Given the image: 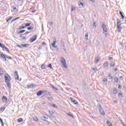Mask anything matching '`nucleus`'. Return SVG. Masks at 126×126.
<instances>
[{"label": "nucleus", "instance_id": "obj_24", "mask_svg": "<svg viewBox=\"0 0 126 126\" xmlns=\"http://www.w3.org/2000/svg\"><path fill=\"white\" fill-rule=\"evenodd\" d=\"M100 112V114L101 116H104L105 115V112L104 111V109H102V110L101 111H99Z\"/></svg>", "mask_w": 126, "mask_h": 126}, {"label": "nucleus", "instance_id": "obj_30", "mask_svg": "<svg viewBox=\"0 0 126 126\" xmlns=\"http://www.w3.org/2000/svg\"><path fill=\"white\" fill-rule=\"evenodd\" d=\"M26 30H22L18 32V34H22V33H24V32H26Z\"/></svg>", "mask_w": 126, "mask_h": 126}, {"label": "nucleus", "instance_id": "obj_7", "mask_svg": "<svg viewBox=\"0 0 126 126\" xmlns=\"http://www.w3.org/2000/svg\"><path fill=\"white\" fill-rule=\"evenodd\" d=\"M15 78L17 79V80H19V76L18 75V73L17 71H15L14 72Z\"/></svg>", "mask_w": 126, "mask_h": 126}, {"label": "nucleus", "instance_id": "obj_28", "mask_svg": "<svg viewBox=\"0 0 126 126\" xmlns=\"http://www.w3.org/2000/svg\"><path fill=\"white\" fill-rule=\"evenodd\" d=\"M17 121L18 123H22V122H23V119L22 118H20L18 119Z\"/></svg>", "mask_w": 126, "mask_h": 126}, {"label": "nucleus", "instance_id": "obj_35", "mask_svg": "<svg viewBox=\"0 0 126 126\" xmlns=\"http://www.w3.org/2000/svg\"><path fill=\"white\" fill-rule=\"evenodd\" d=\"M6 59H8V60H12V58L11 57H9L7 55H6Z\"/></svg>", "mask_w": 126, "mask_h": 126}, {"label": "nucleus", "instance_id": "obj_17", "mask_svg": "<svg viewBox=\"0 0 126 126\" xmlns=\"http://www.w3.org/2000/svg\"><path fill=\"white\" fill-rule=\"evenodd\" d=\"M42 91H38L37 94H36V95L37 96H38V97H40V96H41L42 95Z\"/></svg>", "mask_w": 126, "mask_h": 126}, {"label": "nucleus", "instance_id": "obj_63", "mask_svg": "<svg viewBox=\"0 0 126 126\" xmlns=\"http://www.w3.org/2000/svg\"><path fill=\"white\" fill-rule=\"evenodd\" d=\"M121 25H122V24H119L118 25H117V26H118V27H120Z\"/></svg>", "mask_w": 126, "mask_h": 126}, {"label": "nucleus", "instance_id": "obj_22", "mask_svg": "<svg viewBox=\"0 0 126 126\" xmlns=\"http://www.w3.org/2000/svg\"><path fill=\"white\" fill-rule=\"evenodd\" d=\"M106 124L109 126H113V125H112V123L109 121H107L106 122Z\"/></svg>", "mask_w": 126, "mask_h": 126}, {"label": "nucleus", "instance_id": "obj_46", "mask_svg": "<svg viewBox=\"0 0 126 126\" xmlns=\"http://www.w3.org/2000/svg\"><path fill=\"white\" fill-rule=\"evenodd\" d=\"M53 22H50V23H49V26H50L51 27H52L53 26Z\"/></svg>", "mask_w": 126, "mask_h": 126}, {"label": "nucleus", "instance_id": "obj_51", "mask_svg": "<svg viewBox=\"0 0 126 126\" xmlns=\"http://www.w3.org/2000/svg\"><path fill=\"white\" fill-rule=\"evenodd\" d=\"M119 97H122L123 96V94H122V93H120L119 94V95H118Z\"/></svg>", "mask_w": 126, "mask_h": 126}, {"label": "nucleus", "instance_id": "obj_64", "mask_svg": "<svg viewBox=\"0 0 126 126\" xmlns=\"http://www.w3.org/2000/svg\"><path fill=\"white\" fill-rule=\"evenodd\" d=\"M107 79L103 80V82H106Z\"/></svg>", "mask_w": 126, "mask_h": 126}, {"label": "nucleus", "instance_id": "obj_37", "mask_svg": "<svg viewBox=\"0 0 126 126\" xmlns=\"http://www.w3.org/2000/svg\"><path fill=\"white\" fill-rule=\"evenodd\" d=\"M4 111V107L0 108V113Z\"/></svg>", "mask_w": 126, "mask_h": 126}, {"label": "nucleus", "instance_id": "obj_58", "mask_svg": "<svg viewBox=\"0 0 126 126\" xmlns=\"http://www.w3.org/2000/svg\"><path fill=\"white\" fill-rule=\"evenodd\" d=\"M47 99H48V100H50V99H53V97H48Z\"/></svg>", "mask_w": 126, "mask_h": 126}, {"label": "nucleus", "instance_id": "obj_19", "mask_svg": "<svg viewBox=\"0 0 126 126\" xmlns=\"http://www.w3.org/2000/svg\"><path fill=\"white\" fill-rule=\"evenodd\" d=\"M117 29H118V32L120 33L122 31V28L121 27L117 26Z\"/></svg>", "mask_w": 126, "mask_h": 126}, {"label": "nucleus", "instance_id": "obj_4", "mask_svg": "<svg viewBox=\"0 0 126 126\" xmlns=\"http://www.w3.org/2000/svg\"><path fill=\"white\" fill-rule=\"evenodd\" d=\"M54 41H53V43H52V47L53 48H58V46L56 45V44H57V38L56 37H54Z\"/></svg>", "mask_w": 126, "mask_h": 126}, {"label": "nucleus", "instance_id": "obj_18", "mask_svg": "<svg viewBox=\"0 0 126 126\" xmlns=\"http://www.w3.org/2000/svg\"><path fill=\"white\" fill-rule=\"evenodd\" d=\"M29 46V44L28 43L21 44V46L23 47V48H26V47H28Z\"/></svg>", "mask_w": 126, "mask_h": 126}, {"label": "nucleus", "instance_id": "obj_52", "mask_svg": "<svg viewBox=\"0 0 126 126\" xmlns=\"http://www.w3.org/2000/svg\"><path fill=\"white\" fill-rule=\"evenodd\" d=\"M4 44H3L2 43L0 42V48H2V47L4 45Z\"/></svg>", "mask_w": 126, "mask_h": 126}, {"label": "nucleus", "instance_id": "obj_32", "mask_svg": "<svg viewBox=\"0 0 126 126\" xmlns=\"http://www.w3.org/2000/svg\"><path fill=\"white\" fill-rule=\"evenodd\" d=\"M3 74V71H2V69L0 68V75H2Z\"/></svg>", "mask_w": 126, "mask_h": 126}, {"label": "nucleus", "instance_id": "obj_27", "mask_svg": "<svg viewBox=\"0 0 126 126\" xmlns=\"http://www.w3.org/2000/svg\"><path fill=\"white\" fill-rule=\"evenodd\" d=\"M92 70H93L94 72H97L98 71V69L96 68H92Z\"/></svg>", "mask_w": 126, "mask_h": 126}, {"label": "nucleus", "instance_id": "obj_11", "mask_svg": "<svg viewBox=\"0 0 126 126\" xmlns=\"http://www.w3.org/2000/svg\"><path fill=\"white\" fill-rule=\"evenodd\" d=\"M97 108L99 110V112H101V111H103V107H102V105H101L100 103H98L97 104Z\"/></svg>", "mask_w": 126, "mask_h": 126}, {"label": "nucleus", "instance_id": "obj_61", "mask_svg": "<svg viewBox=\"0 0 126 126\" xmlns=\"http://www.w3.org/2000/svg\"><path fill=\"white\" fill-rule=\"evenodd\" d=\"M112 60H113V57H110V58H109V61H112Z\"/></svg>", "mask_w": 126, "mask_h": 126}, {"label": "nucleus", "instance_id": "obj_16", "mask_svg": "<svg viewBox=\"0 0 126 126\" xmlns=\"http://www.w3.org/2000/svg\"><path fill=\"white\" fill-rule=\"evenodd\" d=\"M7 87L8 89H11V84H10V82H8L7 83Z\"/></svg>", "mask_w": 126, "mask_h": 126}, {"label": "nucleus", "instance_id": "obj_56", "mask_svg": "<svg viewBox=\"0 0 126 126\" xmlns=\"http://www.w3.org/2000/svg\"><path fill=\"white\" fill-rule=\"evenodd\" d=\"M79 5H82V6H83V3H82V2H80V3H79Z\"/></svg>", "mask_w": 126, "mask_h": 126}, {"label": "nucleus", "instance_id": "obj_23", "mask_svg": "<svg viewBox=\"0 0 126 126\" xmlns=\"http://www.w3.org/2000/svg\"><path fill=\"white\" fill-rule=\"evenodd\" d=\"M30 25H31V23H26L25 27L26 28H27V27H29V26H30Z\"/></svg>", "mask_w": 126, "mask_h": 126}, {"label": "nucleus", "instance_id": "obj_41", "mask_svg": "<svg viewBox=\"0 0 126 126\" xmlns=\"http://www.w3.org/2000/svg\"><path fill=\"white\" fill-rule=\"evenodd\" d=\"M118 93V91H117V89H114L113 90V94H117Z\"/></svg>", "mask_w": 126, "mask_h": 126}, {"label": "nucleus", "instance_id": "obj_49", "mask_svg": "<svg viewBox=\"0 0 126 126\" xmlns=\"http://www.w3.org/2000/svg\"><path fill=\"white\" fill-rule=\"evenodd\" d=\"M17 11V9L16 8V7H14L13 8V11L14 12H15Z\"/></svg>", "mask_w": 126, "mask_h": 126}, {"label": "nucleus", "instance_id": "obj_13", "mask_svg": "<svg viewBox=\"0 0 126 126\" xmlns=\"http://www.w3.org/2000/svg\"><path fill=\"white\" fill-rule=\"evenodd\" d=\"M70 100H71V102L75 103V105H77L78 104V102L76 101V100H75L74 99H73V98L71 97Z\"/></svg>", "mask_w": 126, "mask_h": 126}, {"label": "nucleus", "instance_id": "obj_14", "mask_svg": "<svg viewBox=\"0 0 126 126\" xmlns=\"http://www.w3.org/2000/svg\"><path fill=\"white\" fill-rule=\"evenodd\" d=\"M36 86V84H32V85H28L27 86V87L28 89H29V88H33V87H35Z\"/></svg>", "mask_w": 126, "mask_h": 126}, {"label": "nucleus", "instance_id": "obj_55", "mask_svg": "<svg viewBox=\"0 0 126 126\" xmlns=\"http://www.w3.org/2000/svg\"><path fill=\"white\" fill-rule=\"evenodd\" d=\"M42 94H44V93H47V92H48V91H42Z\"/></svg>", "mask_w": 126, "mask_h": 126}, {"label": "nucleus", "instance_id": "obj_62", "mask_svg": "<svg viewBox=\"0 0 126 126\" xmlns=\"http://www.w3.org/2000/svg\"><path fill=\"white\" fill-rule=\"evenodd\" d=\"M19 48H20V49H22V47H21V46L20 45H18L17 46Z\"/></svg>", "mask_w": 126, "mask_h": 126}, {"label": "nucleus", "instance_id": "obj_43", "mask_svg": "<svg viewBox=\"0 0 126 126\" xmlns=\"http://www.w3.org/2000/svg\"><path fill=\"white\" fill-rule=\"evenodd\" d=\"M108 79H110V80H112L113 79V77L112 76H111V75H109L108 76Z\"/></svg>", "mask_w": 126, "mask_h": 126}, {"label": "nucleus", "instance_id": "obj_9", "mask_svg": "<svg viewBox=\"0 0 126 126\" xmlns=\"http://www.w3.org/2000/svg\"><path fill=\"white\" fill-rule=\"evenodd\" d=\"M40 119L42 121H43L44 122H48V121L47 120H48V117H45L44 116H41L40 117Z\"/></svg>", "mask_w": 126, "mask_h": 126}, {"label": "nucleus", "instance_id": "obj_54", "mask_svg": "<svg viewBox=\"0 0 126 126\" xmlns=\"http://www.w3.org/2000/svg\"><path fill=\"white\" fill-rule=\"evenodd\" d=\"M120 80L123 81V80H124V78L123 77V76H121V77H120Z\"/></svg>", "mask_w": 126, "mask_h": 126}, {"label": "nucleus", "instance_id": "obj_10", "mask_svg": "<svg viewBox=\"0 0 126 126\" xmlns=\"http://www.w3.org/2000/svg\"><path fill=\"white\" fill-rule=\"evenodd\" d=\"M6 55L3 54L2 53L1 55L0 56V58H2V59H4V62H6Z\"/></svg>", "mask_w": 126, "mask_h": 126}, {"label": "nucleus", "instance_id": "obj_25", "mask_svg": "<svg viewBox=\"0 0 126 126\" xmlns=\"http://www.w3.org/2000/svg\"><path fill=\"white\" fill-rule=\"evenodd\" d=\"M95 63H99V61H100V59H99V58L96 57V58H95Z\"/></svg>", "mask_w": 126, "mask_h": 126}, {"label": "nucleus", "instance_id": "obj_33", "mask_svg": "<svg viewBox=\"0 0 126 126\" xmlns=\"http://www.w3.org/2000/svg\"><path fill=\"white\" fill-rule=\"evenodd\" d=\"M34 122H39V120L36 117L33 118Z\"/></svg>", "mask_w": 126, "mask_h": 126}, {"label": "nucleus", "instance_id": "obj_60", "mask_svg": "<svg viewBox=\"0 0 126 126\" xmlns=\"http://www.w3.org/2000/svg\"><path fill=\"white\" fill-rule=\"evenodd\" d=\"M52 107H53L54 108H57V107L56 106V104H53Z\"/></svg>", "mask_w": 126, "mask_h": 126}, {"label": "nucleus", "instance_id": "obj_8", "mask_svg": "<svg viewBox=\"0 0 126 126\" xmlns=\"http://www.w3.org/2000/svg\"><path fill=\"white\" fill-rule=\"evenodd\" d=\"M49 114H50V115L51 116V117H52V118H56V114H55V113H54V112L53 111H49L48 112Z\"/></svg>", "mask_w": 126, "mask_h": 126}, {"label": "nucleus", "instance_id": "obj_40", "mask_svg": "<svg viewBox=\"0 0 126 126\" xmlns=\"http://www.w3.org/2000/svg\"><path fill=\"white\" fill-rule=\"evenodd\" d=\"M114 81H115L116 82L118 83V82H119V79H118V78H117V77H115V78H114Z\"/></svg>", "mask_w": 126, "mask_h": 126}, {"label": "nucleus", "instance_id": "obj_38", "mask_svg": "<svg viewBox=\"0 0 126 126\" xmlns=\"http://www.w3.org/2000/svg\"><path fill=\"white\" fill-rule=\"evenodd\" d=\"M61 44L62 45V47H63V48H64V47H65V45H64V42L63 41L61 42Z\"/></svg>", "mask_w": 126, "mask_h": 126}, {"label": "nucleus", "instance_id": "obj_1", "mask_svg": "<svg viewBox=\"0 0 126 126\" xmlns=\"http://www.w3.org/2000/svg\"><path fill=\"white\" fill-rule=\"evenodd\" d=\"M101 28H102V30L103 31V33H107L108 32V28L106 27V25H105L104 23H103L101 25Z\"/></svg>", "mask_w": 126, "mask_h": 126}, {"label": "nucleus", "instance_id": "obj_42", "mask_svg": "<svg viewBox=\"0 0 126 126\" xmlns=\"http://www.w3.org/2000/svg\"><path fill=\"white\" fill-rule=\"evenodd\" d=\"M74 10H75V7H74L73 6H72L71 11H74Z\"/></svg>", "mask_w": 126, "mask_h": 126}, {"label": "nucleus", "instance_id": "obj_39", "mask_svg": "<svg viewBox=\"0 0 126 126\" xmlns=\"http://www.w3.org/2000/svg\"><path fill=\"white\" fill-rule=\"evenodd\" d=\"M34 28L33 27H30L27 28L28 30H32V29H33Z\"/></svg>", "mask_w": 126, "mask_h": 126}, {"label": "nucleus", "instance_id": "obj_31", "mask_svg": "<svg viewBox=\"0 0 126 126\" xmlns=\"http://www.w3.org/2000/svg\"><path fill=\"white\" fill-rule=\"evenodd\" d=\"M86 40H88V32H86L85 34Z\"/></svg>", "mask_w": 126, "mask_h": 126}, {"label": "nucleus", "instance_id": "obj_2", "mask_svg": "<svg viewBox=\"0 0 126 126\" xmlns=\"http://www.w3.org/2000/svg\"><path fill=\"white\" fill-rule=\"evenodd\" d=\"M60 61L61 63L63 64L64 67H65V68H66V62H65V59L63 57H61Z\"/></svg>", "mask_w": 126, "mask_h": 126}, {"label": "nucleus", "instance_id": "obj_57", "mask_svg": "<svg viewBox=\"0 0 126 126\" xmlns=\"http://www.w3.org/2000/svg\"><path fill=\"white\" fill-rule=\"evenodd\" d=\"M29 32H26L24 34H25V35H27V34H29Z\"/></svg>", "mask_w": 126, "mask_h": 126}, {"label": "nucleus", "instance_id": "obj_59", "mask_svg": "<svg viewBox=\"0 0 126 126\" xmlns=\"http://www.w3.org/2000/svg\"><path fill=\"white\" fill-rule=\"evenodd\" d=\"M0 123H3V121H2V119H1L0 117Z\"/></svg>", "mask_w": 126, "mask_h": 126}, {"label": "nucleus", "instance_id": "obj_3", "mask_svg": "<svg viewBox=\"0 0 126 126\" xmlns=\"http://www.w3.org/2000/svg\"><path fill=\"white\" fill-rule=\"evenodd\" d=\"M11 79L10 78V76H9L8 74H5V82H8V81H10Z\"/></svg>", "mask_w": 126, "mask_h": 126}, {"label": "nucleus", "instance_id": "obj_21", "mask_svg": "<svg viewBox=\"0 0 126 126\" xmlns=\"http://www.w3.org/2000/svg\"><path fill=\"white\" fill-rule=\"evenodd\" d=\"M103 65L105 67H108V66H109V63H108V62H106L103 64Z\"/></svg>", "mask_w": 126, "mask_h": 126}, {"label": "nucleus", "instance_id": "obj_53", "mask_svg": "<svg viewBox=\"0 0 126 126\" xmlns=\"http://www.w3.org/2000/svg\"><path fill=\"white\" fill-rule=\"evenodd\" d=\"M42 45H43V46H46L47 44H46V42H42Z\"/></svg>", "mask_w": 126, "mask_h": 126}, {"label": "nucleus", "instance_id": "obj_5", "mask_svg": "<svg viewBox=\"0 0 126 126\" xmlns=\"http://www.w3.org/2000/svg\"><path fill=\"white\" fill-rule=\"evenodd\" d=\"M37 37H38L37 35H35L34 36H33L32 38H31L30 39V42L31 43H33V42H34V41H36V40H37Z\"/></svg>", "mask_w": 126, "mask_h": 126}, {"label": "nucleus", "instance_id": "obj_50", "mask_svg": "<svg viewBox=\"0 0 126 126\" xmlns=\"http://www.w3.org/2000/svg\"><path fill=\"white\" fill-rule=\"evenodd\" d=\"M120 23H121V20L117 19V25L120 24Z\"/></svg>", "mask_w": 126, "mask_h": 126}, {"label": "nucleus", "instance_id": "obj_6", "mask_svg": "<svg viewBox=\"0 0 126 126\" xmlns=\"http://www.w3.org/2000/svg\"><path fill=\"white\" fill-rule=\"evenodd\" d=\"M2 49H4L5 51H6V52H7L8 54H10V51H9V49H8V48H7V47H6V46H5L4 44L2 46Z\"/></svg>", "mask_w": 126, "mask_h": 126}, {"label": "nucleus", "instance_id": "obj_26", "mask_svg": "<svg viewBox=\"0 0 126 126\" xmlns=\"http://www.w3.org/2000/svg\"><path fill=\"white\" fill-rule=\"evenodd\" d=\"M52 86V87L53 89V90H55L56 91H58L59 90V89H58V88H56V87L53 86V85H51Z\"/></svg>", "mask_w": 126, "mask_h": 126}, {"label": "nucleus", "instance_id": "obj_29", "mask_svg": "<svg viewBox=\"0 0 126 126\" xmlns=\"http://www.w3.org/2000/svg\"><path fill=\"white\" fill-rule=\"evenodd\" d=\"M25 26H23V27H19V30H22V29H25Z\"/></svg>", "mask_w": 126, "mask_h": 126}, {"label": "nucleus", "instance_id": "obj_36", "mask_svg": "<svg viewBox=\"0 0 126 126\" xmlns=\"http://www.w3.org/2000/svg\"><path fill=\"white\" fill-rule=\"evenodd\" d=\"M93 26L94 28L96 29V22H94L93 23Z\"/></svg>", "mask_w": 126, "mask_h": 126}, {"label": "nucleus", "instance_id": "obj_34", "mask_svg": "<svg viewBox=\"0 0 126 126\" xmlns=\"http://www.w3.org/2000/svg\"><path fill=\"white\" fill-rule=\"evenodd\" d=\"M115 64H116V63H115V62H113L112 63L110 64V66L114 67V66H115Z\"/></svg>", "mask_w": 126, "mask_h": 126}, {"label": "nucleus", "instance_id": "obj_48", "mask_svg": "<svg viewBox=\"0 0 126 126\" xmlns=\"http://www.w3.org/2000/svg\"><path fill=\"white\" fill-rule=\"evenodd\" d=\"M122 88H123V86H122L121 85H119L118 89H122Z\"/></svg>", "mask_w": 126, "mask_h": 126}, {"label": "nucleus", "instance_id": "obj_44", "mask_svg": "<svg viewBox=\"0 0 126 126\" xmlns=\"http://www.w3.org/2000/svg\"><path fill=\"white\" fill-rule=\"evenodd\" d=\"M48 67H50L51 69H53V66H52V64H49L48 65Z\"/></svg>", "mask_w": 126, "mask_h": 126}, {"label": "nucleus", "instance_id": "obj_15", "mask_svg": "<svg viewBox=\"0 0 126 126\" xmlns=\"http://www.w3.org/2000/svg\"><path fill=\"white\" fill-rule=\"evenodd\" d=\"M25 34H23L20 35V38H22L21 41H22V40H26V36H23Z\"/></svg>", "mask_w": 126, "mask_h": 126}, {"label": "nucleus", "instance_id": "obj_47", "mask_svg": "<svg viewBox=\"0 0 126 126\" xmlns=\"http://www.w3.org/2000/svg\"><path fill=\"white\" fill-rule=\"evenodd\" d=\"M41 68H42V69H45V65H44V64L41 65Z\"/></svg>", "mask_w": 126, "mask_h": 126}, {"label": "nucleus", "instance_id": "obj_20", "mask_svg": "<svg viewBox=\"0 0 126 126\" xmlns=\"http://www.w3.org/2000/svg\"><path fill=\"white\" fill-rule=\"evenodd\" d=\"M119 14H120L122 19H124L125 18V16L124 15H123V12L122 11H120L119 12Z\"/></svg>", "mask_w": 126, "mask_h": 126}, {"label": "nucleus", "instance_id": "obj_12", "mask_svg": "<svg viewBox=\"0 0 126 126\" xmlns=\"http://www.w3.org/2000/svg\"><path fill=\"white\" fill-rule=\"evenodd\" d=\"M2 100L4 103H6L7 102V97L3 96Z\"/></svg>", "mask_w": 126, "mask_h": 126}, {"label": "nucleus", "instance_id": "obj_45", "mask_svg": "<svg viewBox=\"0 0 126 126\" xmlns=\"http://www.w3.org/2000/svg\"><path fill=\"white\" fill-rule=\"evenodd\" d=\"M67 116H69V117H72V118H73V116L70 113H67Z\"/></svg>", "mask_w": 126, "mask_h": 126}]
</instances>
